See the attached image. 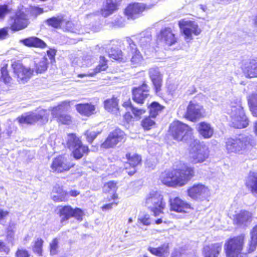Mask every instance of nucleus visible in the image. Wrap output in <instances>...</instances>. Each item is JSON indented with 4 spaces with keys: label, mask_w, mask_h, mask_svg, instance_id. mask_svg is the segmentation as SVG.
Masks as SVG:
<instances>
[{
    "label": "nucleus",
    "mask_w": 257,
    "mask_h": 257,
    "mask_svg": "<svg viewBox=\"0 0 257 257\" xmlns=\"http://www.w3.org/2000/svg\"><path fill=\"white\" fill-rule=\"evenodd\" d=\"M10 212L7 210H4L0 208V223L5 220L9 215Z\"/></svg>",
    "instance_id": "59"
},
{
    "label": "nucleus",
    "mask_w": 257,
    "mask_h": 257,
    "mask_svg": "<svg viewBox=\"0 0 257 257\" xmlns=\"http://www.w3.org/2000/svg\"><path fill=\"white\" fill-rule=\"evenodd\" d=\"M151 88L147 80H144L141 84L132 89L133 100L137 104L142 105L145 100L150 96Z\"/></svg>",
    "instance_id": "16"
},
{
    "label": "nucleus",
    "mask_w": 257,
    "mask_h": 257,
    "mask_svg": "<svg viewBox=\"0 0 257 257\" xmlns=\"http://www.w3.org/2000/svg\"><path fill=\"white\" fill-rule=\"evenodd\" d=\"M246 141L240 139H228L226 143V149L228 153H236L245 149Z\"/></svg>",
    "instance_id": "27"
},
{
    "label": "nucleus",
    "mask_w": 257,
    "mask_h": 257,
    "mask_svg": "<svg viewBox=\"0 0 257 257\" xmlns=\"http://www.w3.org/2000/svg\"><path fill=\"white\" fill-rule=\"evenodd\" d=\"M75 165L65 154H61L53 158L50 168L53 173L61 174L69 171Z\"/></svg>",
    "instance_id": "14"
},
{
    "label": "nucleus",
    "mask_w": 257,
    "mask_h": 257,
    "mask_svg": "<svg viewBox=\"0 0 257 257\" xmlns=\"http://www.w3.org/2000/svg\"><path fill=\"white\" fill-rule=\"evenodd\" d=\"M222 250V243L216 242L204 246L202 249L203 257H218Z\"/></svg>",
    "instance_id": "29"
},
{
    "label": "nucleus",
    "mask_w": 257,
    "mask_h": 257,
    "mask_svg": "<svg viewBox=\"0 0 257 257\" xmlns=\"http://www.w3.org/2000/svg\"><path fill=\"white\" fill-rule=\"evenodd\" d=\"M21 43L26 47L45 49L47 47L46 43L42 39L37 37H30L21 40Z\"/></svg>",
    "instance_id": "31"
},
{
    "label": "nucleus",
    "mask_w": 257,
    "mask_h": 257,
    "mask_svg": "<svg viewBox=\"0 0 257 257\" xmlns=\"http://www.w3.org/2000/svg\"><path fill=\"white\" fill-rule=\"evenodd\" d=\"M58 214L60 217L61 223H63L72 217L81 221L85 213L84 211L79 207L73 208L71 205H65L60 206Z\"/></svg>",
    "instance_id": "12"
},
{
    "label": "nucleus",
    "mask_w": 257,
    "mask_h": 257,
    "mask_svg": "<svg viewBox=\"0 0 257 257\" xmlns=\"http://www.w3.org/2000/svg\"><path fill=\"white\" fill-rule=\"evenodd\" d=\"M8 35V28L4 27L0 29V40L6 39Z\"/></svg>",
    "instance_id": "57"
},
{
    "label": "nucleus",
    "mask_w": 257,
    "mask_h": 257,
    "mask_svg": "<svg viewBox=\"0 0 257 257\" xmlns=\"http://www.w3.org/2000/svg\"><path fill=\"white\" fill-rule=\"evenodd\" d=\"M157 41L162 43L164 46L170 47L178 42V38L170 27H165L160 30L156 36Z\"/></svg>",
    "instance_id": "21"
},
{
    "label": "nucleus",
    "mask_w": 257,
    "mask_h": 257,
    "mask_svg": "<svg viewBox=\"0 0 257 257\" xmlns=\"http://www.w3.org/2000/svg\"><path fill=\"white\" fill-rule=\"evenodd\" d=\"M10 20L12 21L10 28L14 32L25 29L29 24L23 6L18 7L14 15L10 17Z\"/></svg>",
    "instance_id": "13"
},
{
    "label": "nucleus",
    "mask_w": 257,
    "mask_h": 257,
    "mask_svg": "<svg viewBox=\"0 0 257 257\" xmlns=\"http://www.w3.org/2000/svg\"><path fill=\"white\" fill-rule=\"evenodd\" d=\"M252 221L250 213L246 210H241L235 213L232 218V222L234 225L238 227H246Z\"/></svg>",
    "instance_id": "26"
},
{
    "label": "nucleus",
    "mask_w": 257,
    "mask_h": 257,
    "mask_svg": "<svg viewBox=\"0 0 257 257\" xmlns=\"http://www.w3.org/2000/svg\"><path fill=\"white\" fill-rule=\"evenodd\" d=\"M257 246V240L251 239L248 243V247L247 249V252L248 253H251L254 251Z\"/></svg>",
    "instance_id": "53"
},
{
    "label": "nucleus",
    "mask_w": 257,
    "mask_h": 257,
    "mask_svg": "<svg viewBox=\"0 0 257 257\" xmlns=\"http://www.w3.org/2000/svg\"><path fill=\"white\" fill-rule=\"evenodd\" d=\"M17 120L20 124L32 125L39 121L47 122L48 121V117L47 115H42L30 111L19 116Z\"/></svg>",
    "instance_id": "20"
},
{
    "label": "nucleus",
    "mask_w": 257,
    "mask_h": 257,
    "mask_svg": "<svg viewBox=\"0 0 257 257\" xmlns=\"http://www.w3.org/2000/svg\"><path fill=\"white\" fill-rule=\"evenodd\" d=\"M53 193L56 194L52 197L55 202H65L69 200L68 192L62 186L57 185L53 187Z\"/></svg>",
    "instance_id": "35"
},
{
    "label": "nucleus",
    "mask_w": 257,
    "mask_h": 257,
    "mask_svg": "<svg viewBox=\"0 0 257 257\" xmlns=\"http://www.w3.org/2000/svg\"><path fill=\"white\" fill-rule=\"evenodd\" d=\"M80 194V192L76 190H71L68 192V197L69 196L73 197H76L77 196H78Z\"/></svg>",
    "instance_id": "63"
},
{
    "label": "nucleus",
    "mask_w": 257,
    "mask_h": 257,
    "mask_svg": "<svg viewBox=\"0 0 257 257\" xmlns=\"http://www.w3.org/2000/svg\"><path fill=\"white\" fill-rule=\"evenodd\" d=\"M122 106L125 109L130 108L131 110L133 109V108L135 107L130 99L124 101L122 104Z\"/></svg>",
    "instance_id": "61"
},
{
    "label": "nucleus",
    "mask_w": 257,
    "mask_h": 257,
    "mask_svg": "<svg viewBox=\"0 0 257 257\" xmlns=\"http://www.w3.org/2000/svg\"><path fill=\"white\" fill-rule=\"evenodd\" d=\"M49 250L51 255L57 254L59 252V239L57 237L53 238L49 245Z\"/></svg>",
    "instance_id": "46"
},
{
    "label": "nucleus",
    "mask_w": 257,
    "mask_h": 257,
    "mask_svg": "<svg viewBox=\"0 0 257 257\" xmlns=\"http://www.w3.org/2000/svg\"><path fill=\"white\" fill-rule=\"evenodd\" d=\"M117 183L114 180L108 181L103 184L102 187L103 193L109 194L111 193V195L104 198V201L108 203L103 204L100 207L103 211L111 210L113 207L117 206L119 204V198L118 194L117 193Z\"/></svg>",
    "instance_id": "7"
},
{
    "label": "nucleus",
    "mask_w": 257,
    "mask_h": 257,
    "mask_svg": "<svg viewBox=\"0 0 257 257\" xmlns=\"http://www.w3.org/2000/svg\"><path fill=\"white\" fill-rule=\"evenodd\" d=\"M16 257H30L28 251L25 249H18L15 253Z\"/></svg>",
    "instance_id": "55"
},
{
    "label": "nucleus",
    "mask_w": 257,
    "mask_h": 257,
    "mask_svg": "<svg viewBox=\"0 0 257 257\" xmlns=\"http://www.w3.org/2000/svg\"><path fill=\"white\" fill-rule=\"evenodd\" d=\"M167 135L169 138L176 142H185L192 136L193 129L188 124L175 120L170 124Z\"/></svg>",
    "instance_id": "3"
},
{
    "label": "nucleus",
    "mask_w": 257,
    "mask_h": 257,
    "mask_svg": "<svg viewBox=\"0 0 257 257\" xmlns=\"http://www.w3.org/2000/svg\"><path fill=\"white\" fill-rule=\"evenodd\" d=\"M139 221L144 225L149 226L151 224V218L149 214H146L139 218Z\"/></svg>",
    "instance_id": "54"
},
{
    "label": "nucleus",
    "mask_w": 257,
    "mask_h": 257,
    "mask_svg": "<svg viewBox=\"0 0 257 257\" xmlns=\"http://www.w3.org/2000/svg\"><path fill=\"white\" fill-rule=\"evenodd\" d=\"M149 7L145 4L139 3H133L128 4L125 8L124 14L127 19L135 20L142 15V14Z\"/></svg>",
    "instance_id": "23"
},
{
    "label": "nucleus",
    "mask_w": 257,
    "mask_h": 257,
    "mask_svg": "<svg viewBox=\"0 0 257 257\" xmlns=\"http://www.w3.org/2000/svg\"><path fill=\"white\" fill-rule=\"evenodd\" d=\"M250 238L257 240V224L251 229L250 232Z\"/></svg>",
    "instance_id": "60"
},
{
    "label": "nucleus",
    "mask_w": 257,
    "mask_h": 257,
    "mask_svg": "<svg viewBox=\"0 0 257 257\" xmlns=\"http://www.w3.org/2000/svg\"><path fill=\"white\" fill-rule=\"evenodd\" d=\"M170 210L179 213H188L193 210L191 204L176 196L169 200Z\"/></svg>",
    "instance_id": "18"
},
{
    "label": "nucleus",
    "mask_w": 257,
    "mask_h": 257,
    "mask_svg": "<svg viewBox=\"0 0 257 257\" xmlns=\"http://www.w3.org/2000/svg\"><path fill=\"white\" fill-rule=\"evenodd\" d=\"M248 104L252 115L257 117V94L253 93L249 96Z\"/></svg>",
    "instance_id": "42"
},
{
    "label": "nucleus",
    "mask_w": 257,
    "mask_h": 257,
    "mask_svg": "<svg viewBox=\"0 0 257 257\" xmlns=\"http://www.w3.org/2000/svg\"><path fill=\"white\" fill-rule=\"evenodd\" d=\"M187 195L193 200L205 198L208 196V188L201 183H196L190 186L187 190Z\"/></svg>",
    "instance_id": "22"
},
{
    "label": "nucleus",
    "mask_w": 257,
    "mask_h": 257,
    "mask_svg": "<svg viewBox=\"0 0 257 257\" xmlns=\"http://www.w3.org/2000/svg\"><path fill=\"white\" fill-rule=\"evenodd\" d=\"M126 138V135L124 132L118 127H116L109 133L100 146L105 149L113 148L118 143H124Z\"/></svg>",
    "instance_id": "15"
},
{
    "label": "nucleus",
    "mask_w": 257,
    "mask_h": 257,
    "mask_svg": "<svg viewBox=\"0 0 257 257\" xmlns=\"http://www.w3.org/2000/svg\"><path fill=\"white\" fill-rule=\"evenodd\" d=\"M47 54L50 59L51 62L55 61V56L56 54V50L54 49L50 48L47 51Z\"/></svg>",
    "instance_id": "56"
},
{
    "label": "nucleus",
    "mask_w": 257,
    "mask_h": 257,
    "mask_svg": "<svg viewBox=\"0 0 257 257\" xmlns=\"http://www.w3.org/2000/svg\"><path fill=\"white\" fill-rule=\"evenodd\" d=\"M110 58L117 61L122 62L124 60V56L123 52L120 49L111 48L108 54Z\"/></svg>",
    "instance_id": "45"
},
{
    "label": "nucleus",
    "mask_w": 257,
    "mask_h": 257,
    "mask_svg": "<svg viewBox=\"0 0 257 257\" xmlns=\"http://www.w3.org/2000/svg\"><path fill=\"white\" fill-rule=\"evenodd\" d=\"M205 116V110L203 105H199L195 100L189 102L184 114L185 118L189 121L195 122Z\"/></svg>",
    "instance_id": "17"
},
{
    "label": "nucleus",
    "mask_w": 257,
    "mask_h": 257,
    "mask_svg": "<svg viewBox=\"0 0 257 257\" xmlns=\"http://www.w3.org/2000/svg\"><path fill=\"white\" fill-rule=\"evenodd\" d=\"M125 158L127 160L126 164L128 166H125L124 169L128 175L132 176L137 172L136 168L142 164V157L137 153L128 152L125 155Z\"/></svg>",
    "instance_id": "24"
},
{
    "label": "nucleus",
    "mask_w": 257,
    "mask_h": 257,
    "mask_svg": "<svg viewBox=\"0 0 257 257\" xmlns=\"http://www.w3.org/2000/svg\"><path fill=\"white\" fill-rule=\"evenodd\" d=\"M71 108L72 101L66 100L60 102L50 109L52 119L59 124H71L73 122V117L67 111Z\"/></svg>",
    "instance_id": "4"
},
{
    "label": "nucleus",
    "mask_w": 257,
    "mask_h": 257,
    "mask_svg": "<svg viewBox=\"0 0 257 257\" xmlns=\"http://www.w3.org/2000/svg\"><path fill=\"white\" fill-rule=\"evenodd\" d=\"M147 249L152 254L157 257H167L170 254L169 243H164L157 247L149 246Z\"/></svg>",
    "instance_id": "33"
},
{
    "label": "nucleus",
    "mask_w": 257,
    "mask_h": 257,
    "mask_svg": "<svg viewBox=\"0 0 257 257\" xmlns=\"http://www.w3.org/2000/svg\"><path fill=\"white\" fill-rule=\"evenodd\" d=\"M231 121V126L237 129L244 128L248 125L249 120L240 105L232 106Z\"/></svg>",
    "instance_id": "11"
},
{
    "label": "nucleus",
    "mask_w": 257,
    "mask_h": 257,
    "mask_svg": "<svg viewBox=\"0 0 257 257\" xmlns=\"http://www.w3.org/2000/svg\"><path fill=\"white\" fill-rule=\"evenodd\" d=\"M44 240L40 237L36 238L33 242L32 249L34 253L39 256L43 255Z\"/></svg>",
    "instance_id": "43"
},
{
    "label": "nucleus",
    "mask_w": 257,
    "mask_h": 257,
    "mask_svg": "<svg viewBox=\"0 0 257 257\" xmlns=\"http://www.w3.org/2000/svg\"><path fill=\"white\" fill-rule=\"evenodd\" d=\"M77 76H78V77H79V78H83L84 77H93V76H94V74L93 72H92L91 73H88L78 74Z\"/></svg>",
    "instance_id": "64"
},
{
    "label": "nucleus",
    "mask_w": 257,
    "mask_h": 257,
    "mask_svg": "<svg viewBox=\"0 0 257 257\" xmlns=\"http://www.w3.org/2000/svg\"><path fill=\"white\" fill-rule=\"evenodd\" d=\"M129 52L128 56L130 59L131 65L133 67H137L141 66L144 62V56L137 48L135 43L131 39L127 40Z\"/></svg>",
    "instance_id": "19"
},
{
    "label": "nucleus",
    "mask_w": 257,
    "mask_h": 257,
    "mask_svg": "<svg viewBox=\"0 0 257 257\" xmlns=\"http://www.w3.org/2000/svg\"><path fill=\"white\" fill-rule=\"evenodd\" d=\"M149 110V115L156 118L165 108V106L160 104L158 102L153 101L147 105Z\"/></svg>",
    "instance_id": "38"
},
{
    "label": "nucleus",
    "mask_w": 257,
    "mask_h": 257,
    "mask_svg": "<svg viewBox=\"0 0 257 257\" xmlns=\"http://www.w3.org/2000/svg\"><path fill=\"white\" fill-rule=\"evenodd\" d=\"M30 12L32 16L36 17L38 16L43 14L44 11L43 8L38 6H32L31 7Z\"/></svg>",
    "instance_id": "52"
},
{
    "label": "nucleus",
    "mask_w": 257,
    "mask_h": 257,
    "mask_svg": "<svg viewBox=\"0 0 257 257\" xmlns=\"http://www.w3.org/2000/svg\"><path fill=\"white\" fill-rule=\"evenodd\" d=\"M8 67V63H4L0 68V80L6 85H10L13 81V78L10 74Z\"/></svg>",
    "instance_id": "39"
},
{
    "label": "nucleus",
    "mask_w": 257,
    "mask_h": 257,
    "mask_svg": "<svg viewBox=\"0 0 257 257\" xmlns=\"http://www.w3.org/2000/svg\"><path fill=\"white\" fill-rule=\"evenodd\" d=\"M134 118L130 112L126 111L123 115V122L124 124H128L134 122Z\"/></svg>",
    "instance_id": "51"
},
{
    "label": "nucleus",
    "mask_w": 257,
    "mask_h": 257,
    "mask_svg": "<svg viewBox=\"0 0 257 257\" xmlns=\"http://www.w3.org/2000/svg\"><path fill=\"white\" fill-rule=\"evenodd\" d=\"M189 147L192 151L190 160L192 164H200L205 162L209 156V151L207 147L201 144L199 140H194L191 142Z\"/></svg>",
    "instance_id": "9"
},
{
    "label": "nucleus",
    "mask_w": 257,
    "mask_h": 257,
    "mask_svg": "<svg viewBox=\"0 0 257 257\" xmlns=\"http://www.w3.org/2000/svg\"><path fill=\"white\" fill-rule=\"evenodd\" d=\"M118 103L119 100L117 97L113 96L111 98L104 100L103 102L104 108L108 112L111 113H119V108Z\"/></svg>",
    "instance_id": "36"
},
{
    "label": "nucleus",
    "mask_w": 257,
    "mask_h": 257,
    "mask_svg": "<svg viewBox=\"0 0 257 257\" xmlns=\"http://www.w3.org/2000/svg\"><path fill=\"white\" fill-rule=\"evenodd\" d=\"M145 205L156 217L164 213L167 203L163 195L158 191L150 192L145 198Z\"/></svg>",
    "instance_id": "5"
},
{
    "label": "nucleus",
    "mask_w": 257,
    "mask_h": 257,
    "mask_svg": "<svg viewBox=\"0 0 257 257\" xmlns=\"http://www.w3.org/2000/svg\"><path fill=\"white\" fill-rule=\"evenodd\" d=\"M244 185L252 195H257V172L249 171L246 177Z\"/></svg>",
    "instance_id": "30"
},
{
    "label": "nucleus",
    "mask_w": 257,
    "mask_h": 257,
    "mask_svg": "<svg viewBox=\"0 0 257 257\" xmlns=\"http://www.w3.org/2000/svg\"><path fill=\"white\" fill-rule=\"evenodd\" d=\"M65 32H74L76 30L75 25L72 21L66 20L64 19L61 28Z\"/></svg>",
    "instance_id": "47"
},
{
    "label": "nucleus",
    "mask_w": 257,
    "mask_h": 257,
    "mask_svg": "<svg viewBox=\"0 0 257 257\" xmlns=\"http://www.w3.org/2000/svg\"><path fill=\"white\" fill-rule=\"evenodd\" d=\"M100 132H96L94 131H90L87 130L85 132L84 135L85 136L86 139L89 144H92L93 141L95 139L98 134Z\"/></svg>",
    "instance_id": "48"
},
{
    "label": "nucleus",
    "mask_w": 257,
    "mask_h": 257,
    "mask_svg": "<svg viewBox=\"0 0 257 257\" xmlns=\"http://www.w3.org/2000/svg\"><path fill=\"white\" fill-rule=\"evenodd\" d=\"M120 3L117 0H106L105 3L100 10L101 15L107 17L119 9Z\"/></svg>",
    "instance_id": "28"
},
{
    "label": "nucleus",
    "mask_w": 257,
    "mask_h": 257,
    "mask_svg": "<svg viewBox=\"0 0 257 257\" xmlns=\"http://www.w3.org/2000/svg\"><path fill=\"white\" fill-rule=\"evenodd\" d=\"M153 118L152 116L148 115L142 119L141 125L144 131H149L155 126L156 122Z\"/></svg>",
    "instance_id": "44"
},
{
    "label": "nucleus",
    "mask_w": 257,
    "mask_h": 257,
    "mask_svg": "<svg viewBox=\"0 0 257 257\" xmlns=\"http://www.w3.org/2000/svg\"><path fill=\"white\" fill-rule=\"evenodd\" d=\"M149 76L153 86L155 93L160 95L163 84V75L158 68H151L149 70Z\"/></svg>",
    "instance_id": "25"
},
{
    "label": "nucleus",
    "mask_w": 257,
    "mask_h": 257,
    "mask_svg": "<svg viewBox=\"0 0 257 257\" xmlns=\"http://www.w3.org/2000/svg\"><path fill=\"white\" fill-rule=\"evenodd\" d=\"M134 118L137 119H140L142 116L146 113V109L145 108H140L134 107L132 110Z\"/></svg>",
    "instance_id": "49"
},
{
    "label": "nucleus",
    "mask_w": 257,
    "mask_h": 257,
    "mask_svg": "<svg viewBox=\"0 0 257 257\" xmlns=\"http://www.w3.org/2000/svg\"><path fill=\"white\" fill-rule=\"evenodd\" d=\"M235 1L236 0H216L217 4L222 5H227Z\"/></svg>",
    "instance_id": "62"
},
{
    "label": "nucleus",
    "mask_w": 257,
    "mask_h": 257,
    "mask_svg": "<svg viewBox=\"0 0 257 257\" xmlns=\"http://www.w3.org/2000/svg\"><path fill=\"white\" fill-rule=\"evenodd\" d=\"M49 62L46 57H43L40 61L35 62L34 70L25 67L20 60H15L11 64L14 74L19 82H27L33 74L35 71L37 74L46 72L48 68Z\"/></svg>",
    "instance_id": "2"
},
{
    "label": "nucleus",
    "mask_w": 257,
    "mask_h": 257,
    "mask_svg": "<svg viewBox=\"0 0 257 257\" xmlns=\"http://www.w3.org/2000/svg\"><path fill=\"white\" fill-rule=\"evenodd\" d=\"M12 13V9L7 5H0V19H4L7 15Z\"/></svg>",
    "instance_id": "50"
},
{
    "label": "nucleus",
    "mask_w": 257,
    "mask_h": 257,
    "mask_svg": "<svg viewBox=\"0 0 257 257\" xmlns=\"http://www.w3.org/2000/svg\"><path fill=\"white\" fill-rule=\"evenodd\" d=\"M10 250V248L6 245V243L0 240V252L4 251L6 254H8Z\"/></svg>",
    "instance_id": "58"
},
{
    "label": "nucleus",
    "mask_w": 257,
    "mask_h": 257,
    "mask_svg": "<svg viewBox=\"0 0 257 257\" xmlns=\"http://www.w3.org/2000/svg\"><path fill=\"white\" fill-rule=\"evenodd\" d=\"M195 175L194 167L180 162L176 169L162 172L159 179L163 185L168 187L177 188L187 185Z\"/></svg>",
    "instance_id": "1"
},
{
    "label": "nucleus",
    "mask_w": 257,
    "mask_h": 257,
    "mask_svg": "<svg viewBox=\"0 0 257 257\" xmlns=\"http://www.w3.org/2000/svg\"><path fill=\"white\" fill-rule=\"evenodd\" d=\"M242 70L246 77H257V59L250 60L244 64Z\"/></svg>",
    "instance_id": "34"
},
{
    "label": "nucleus",
    "mask_w": 257,
    "mask_h": 257,
    "mask_svg": "<svg viewBox=\"0 0 257 257\" xmlns=\"http://www.w3.org/2000/svg\"><path fill=\"white\" fill-rule=\"evenodd\" d=\"M64 16L60 15L57 17H52L46 20L47 25L55 29H61L64 22Z\"/></svg>",
    "instance_id": "40"
},
{
    "label": "nucleus",
    "mask_w": 257,
    "mask_h": 257,
    "mask_svg": "<svg viewBox=\"0 0 257 257\" xmlns=\"http://www.w3.org/2000/svg\"><path fill=\"white\" fill-rule=\"evenodd\" d=\"M75 108L81 115L89 117L95 113V106L91 103H80L75 105Z\"/></svg>",
    "instance_id": "32"
},
{
    "label": "nucleus",
    "mask_w": 257,
    "mask_h": 257,
    "mask_svg": "<svg viewBox=\"0 0 257 257\" xmlns=\"http://www.w3.org/2000/svg\"><path fill=\"white\" fill-rule=\"evenodd\" d=\"M245 239V235L244 233L228 238L224 244V252L226 257H233L243 253Z\"/></svg>",
    "instance_id": "8"
},
{
    "label": "nucleus",
    "mask_w": 257,
    "mask_h": 257,
    "mask_svg": "<svg viewBox=\"0 0 257 257\" xmlns=\"http://www.w3.org/2000/svg\"><path fill=\"white\" fill-rule=\"evenodd\" d=\"M108 68V60L103 56L99 57V62L97 65L93 69V72L94 76L97 74L106 71Z\"/></svg>",
    "instance_id": "41"
},
{
    "label": "nucleus",
    "mask_w": 257,
    "mask_h": 257,
    "mask_svg": "<svg viewBox=\"0 0 257 257\" xmlns=\"http://www.w3.org/2000/svg\"><path fill=\"white\" fill-rule=\"evenodd\" d=\"M197 131L204 139L211 138L213 134V130L209 123L202 121L198 123Z\"/></svg>",
    "instance_id": "37"
},
{
    "label": "nucleus",
    "mask_w": 257,
    "mask_h": 257,
    "mask_svg": "<svg viewBox=\"0 0 257 257\" xmlns=\"http://www.w3.org/2000/svg\"><path fill=\"white\" fill-rule=\"evenodd\" d=\"M66 147L72 150L71 155L75 160H79L88 155L90 150L88 146L84 145L80 138L74 133L67 135Z\"/></svg>",
    "instance_id": "6"
},
{
    "label": "nucleus",
    "mask_w": 257,
    "mask_h": 257,
    "mask_svg": "<svg viewBox=\"0 0 257 257\" xmlns=\"http://www.w3.org/2000/svg\"><path fill=\"white\" fill-rule=\"evenodd\" d=\"M178 25L186 40H191L193 35L198 36L202 32L201 28L194 21L182 19L178 21Z\"/></svg>",
    "instance_id": "10"
}]
</instances>
